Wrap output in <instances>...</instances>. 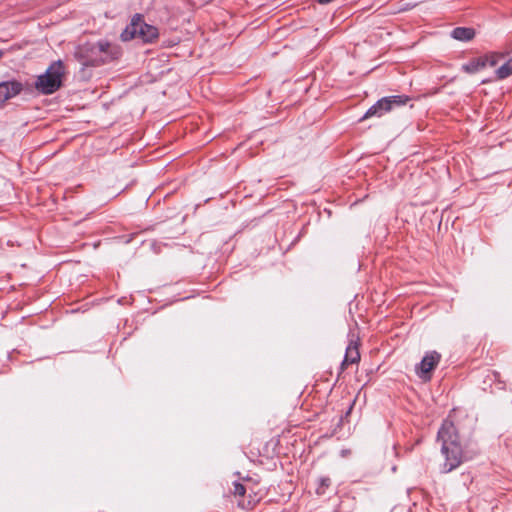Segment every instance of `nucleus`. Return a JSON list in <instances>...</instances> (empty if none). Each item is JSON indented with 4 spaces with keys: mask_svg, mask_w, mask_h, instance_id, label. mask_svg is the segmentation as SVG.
<instances>
[{
    "mask_svg": "<svg viewBox=\"0 0 512 512\" xmlns=\"http://www.w3.org/2000/svg\"><path fill=\"white\" fill-rule=\"evenodd\" d=\"M98 42H86L77 46L74 52V58L84 67H99L103 65L100 58Z\"/></svg>",
    "mask_w": 512,
    "mask_h": 512,
    "instance_id": "423d86ee",
    "label": "nucleus"
},
{
    "mask_svg": "<svg viewBox=\"0 0 512 512\" xmlns=\"http://www.w3.org/2000/svg\"><path fill=\"white\" fill-rule=\"evenodd\" d=\"M510 75H512V57L496 70V76L498 79L502 80Z\"/></svg>",
    "mask_w": 512,
    "mask_h": 512,
    "instance_id": "ddd939ff",
    "label": "nucleus"
},
{
    "mask_svg": "<svg viewBox=\"0 0 512 512\" xmlns=\"http://www.w3.org/2000/svg\"><path fill=\"white\" fill-rule=\"evenodd\" d=\"M476 35L475 29L471 27H456L451 32V37L458 41H471Z\"/></svg>",
    "mask_w": 512,
    "mask_h": 512,
    "instance_id": "9b49d317",
    "label": "nucleus"
},
{
    "mask_svg": "<svg viewBox=\"0 0 512 512\" xmlns=\"http://www.w3.org/2000/svg\"><path fill=\"white\" fill-rule=\"evenodd\" d=\"M409 101L411 98L404 94L383 97L366 111L360 121L371 117H382L397 107L405 106Z\"/></svg>",
    "mask_w": 512,
    "mask_h": 512,
    "instance_id": "20e7f679",
    "label": "nucleus"
},
{
    "mask_svg": "<svg viewBox=\"0 0 512 512\" xmlns=\"http://www.w3.org/2000/svg\"><path fill=\"white\" fill-rule=\"evenodd\" d=\"M438 440L442 442L441 452L445 457L443 472L456 469L464 460V454L453 422L445 420L439 431Z\"/></svg>",
    "mask_w": 512,
    "mask_h": 512,
    "instance_id": "f257e3e1",
    "label": "nucleus"
},
{
    "mask_svg": "<svg viewBox=\"0 0 512 512\" xmlns=\"http://www.w3.org/2000/svg\"><path fill=\"white\" fill-rule=\"evenodd\" d=\"M360 345L361 342L359 336L354 332H350L348 334V345L345 349V352H358Z\"/></svg>",
    "mask_w": 512,
    "mask_h": 512,
    "instance_id": "f8f14e48",
    "label": "nucleus"
},
{
    "mask_svg": "<svg viewBox=\"0 0 512 512\" xmlns=\"http://www.w3.org/2000/svg\"><path fill=\"white\" fill-rule=\"evenodd\" d=\"M3 56H4V51L0 50V60L2 59Z\"/></svg>",
    "mask_w": 512,
    "mask_h": 512,
    "instance_id": "a211bd4d",
    "label": "nucleus"
},
{
    "mask_svg": "<svg viewBox=\"0 0 512 512\" xmlns=\"http://www.w3.org/2000/svg\"><path fill=\"white\" fill-rule=\"evenodd\" d=\"M65 73L61 60L53 62L45 71L39 75L34 83L35 89L42 95H51L60 89Z\"/></svg>",
    "mask_w": 512,
    "mask_h": 512,
    "instance_id": "7ed1b4c3",
    "label": "nucleus"
},
{
    "mask_svg": "<svg viewBox=\"0 0 512 512\" xmlns=\"http://www.w3.org/2000/svg\"><path fill=\"white\" fill-rule=\"evenodd\" d=\"M333 0H317L318 3L320 4H328L330 2H332Z\"/></svg>",
    "mask_w": 512,
    "mask_h": 512,
    "instance_id": "f3484780",
    "label": "nucleus"
},
{
    "mask_svg": "<svg viewBox=\"0 0 512 512\" xmlns=\"http://www.w3.org/2000/svg\"><path fill=\"white\" fill-rule=\"evenodd\" d=\"M488 64V55L471 59L462 66V70L469 74H474L484 69Z\"/></svg>",
    "mask_w": 512,
    "mask_h": 512,
    "instance_id": "9d476101",
    "label": "nucleus"
},
{
    "mask_svg": "<svg viewBox=\"0 0 512 512\" xmlns=\"http://www.w3.org/2000/svg\"><path fill=\"white\" fill-rule=\"evenodd\" d=\"M159 38V30L156 26L145 22L144 16L136 13L132 16L130 23L120 34L123 42L139 39L142 43L152 44Z\"/></svg>",
    "mask_w": 512,
    "mask_h": 512,
    "instance_id": "f03ea898",
    "label": "nucleus"
},
{
    "mask_svg": "<svg viewBox=\"0 0 512 512\" xmlns=\"http://www.w3.org/2000/svg\"><path fill=\"white\" fill-rule=\"evenodd\" d=\"M488 64L490 66H495L497 64L496 55L492 54V55L488 56Z\"/></svg>",
    "mask_w": 512,
    "mask_h": 512,
    "instance_id": "dca6fc26",
    "label": "nucleus"
},
{
    "mask_svg": "<svg viewBox=\"0 0 512 512\" xmlns=\"http://www.w3.org/2000/svg\"><path fill=\"white\" fill-rule=\"evenodd\" d=\"M251 484L250 480H247ZM232 493L235 497H239L238 506L242 509H253L261 500L260 491H255L251 485H245L239 482L233 483Z\"/></svg>",
    "mask_w": 512,
    "mask_h": 512,
    "instance_id": "39448f33",
    "label": "nucleus"
},
{
    "mask_svg": "<svg viewBox=\"0 0 512 512\" xmlns=\"http://www.w3.org/2000/svg\"><path fill=\"white\" fill-rule=\"evenodd\" d=\"M24 90L22 82L13 79L0 82V103L3 106L6 101L16 97Z\"/></svg>",
    "mask_w": 512,
    "mask_h": 512,
    "instance_id": "1a4fd4ad",
    "label": "nucleus"
},
{
    "mask_svg": "<svg viewBox=\"0 0 512 512\" xmlns=\"http://www.w3.org/2000/svg\"><path fill=\"white\" fill-rule=\"evenodd\" d=\"M439 362L440 354H426L420 363L415 366L416 375L424 382L430 381Z\"/></svg>",
    "mask_w": 512,
    "mask_h": 512,
    "instance_id": "0eeeda50",
    "label": "nucleus"
},
{
    "mask_svg": "<svg viewBox=\"0 0 512 512\" xmlns=\"http://www.w3.org/2000/svg\"><path fill=\"white\" fill-rule=\"evenodd\" d=\"M361 359V354H345L341 362V370H345L351 364H358Z\"/></svg>",
    "mask_w": 512,
    "mask_h": 512,
    "instance_id": "4468645a",
    "label": "nucleus"
},
{
    "mask_svg": "<svg viewBox=\"0 0 512 512\" xmlns=\"http://www.w3.org/2000/svg\"><path fill=\"white\" fill-rule=\"evenodd\" d=\"M99 56L103 60V65L116 61L122 56V48L116 43H112L108 40H99Z\"/></svg>",
    "mask_w": 512,
    "mask_h": 512,
    "instance_id": "6e6552de",
    "label": "nucleus"
},
{
    "mask_svg": "<svg viewBox=\"0 0 512 512\" xmlns=\"http://www.w3.org/2000/svg\"><path fill=\"white\" fill-rule=\"evenodd\" d=\"M330 483H331L330 478H328V477L321 478V480H320V486L317 488V493H318V494H323V493H324V491H325V489H326L327 487H329Z\"/></svg>",
    "mask_w": 512,
    "mask_h": 512,
    "instance_id": "2eb2a0df",
    "label": "nucleus"
}]
</instances>
